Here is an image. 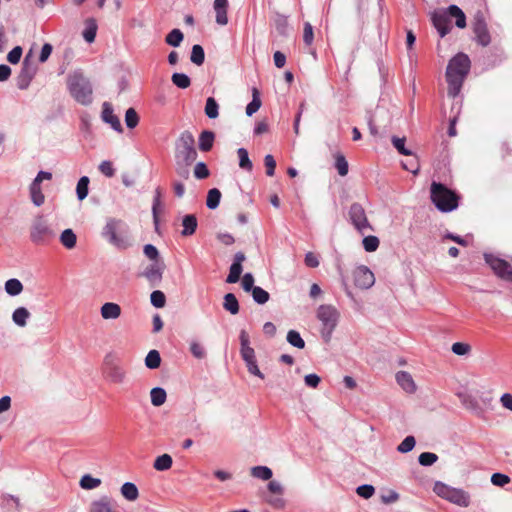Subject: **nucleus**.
I'll return each mask as SVG.
<instances>
[{
  "label": "nucleus",
  "instance_id": "obj_40",
  "mask_svg": "<svg viewBox=\"0 0 512 512\" xmlns=\"http://www.w3.org/2000/svg\"><path fill=\"white\" fill-rule=\"evenodd\" d=\"M221 199V192L217 188H212L208 191L206 205L209 209H216L219 206Z\"/></svg>",
  "mask_w": 512,
  "mask_h": 512
},
{
  "label": "nucleus",
  "instance_id": "obj_33",
  "mask_svg": "<svg viewBox=\"0 0 512 512\" xmlns=\"http://www.w3.org/2000/svg\"><path fill=\"white\" fill-rule=\"evenodd\" d=\"M150 397H151V403L154 406L159 407L165 403L167 394L163 388L155 387L151 390Z\"/></svg>",
  "mask_w": 512,
  "mask_h": 512
},
{
  "label": "nucleus",
  "instance_id": "obj_12",
  "mask_svg": "<svg viewBox=\"0 0 512 512\" xmlns=\"http://www.w3.org/2000/svg\"><path fill=\"white\" fill-rule=\"evenodd\" d=\"M37 67L29 62L28 56L24 58V61L22 63L21 71L19 72L16 81H17V87L20 90H25L29 87L31 81L33 80L34 76L36 75Z\"/></svg>",
  "mask_w": 512,
  "mask_h": 512
},
{
  "label": "nucleus",
  "instance_id": "obj_59",
  "mask_svg": "<svg viewBox=\"0 0 512 512\" xmlns=\"http://www.w3.org/2000/svg\"><path fill=\"white\" fill-rule=\"evenodd\" d=\"M357 494L364 499H369L374 495L375 489L372 485L364 484L356 489Z\"/></svg>",
  "mask_w": 512,
  "mask_h": 512
},
{
  "label": "nucleus",
  "instance_id": "obj_3",
  "mask_svg": "<svg viewBox=\"0 0 512 512\" xmlns=\"http://www.w3.org/2000/svg\"><path fill=\"white\" fill-rule=\"evenodd\" d=\"M101 234L117 249L124 250L131 246L128 226L120 219L109 218Z\"/></svg>",
  "mask_w": 512,
  "mask_h": 512
},
{
  "label": "nucleus",
  "instance_id": "obj_20",
  "mask_svg": "<svg viewBox=\"0 0 512 512\" xmlns=\"http://www.w3.org/2000/svg\"><path fill=\"white\" fill-rule=\"evenodd\" d=\"M213 8L216 13V23L224 26L228 23L227 8L228 0H215Z\"/></svg>",
  "mask_w": 512,
  "mask_h": 512
},
{
  "label": "nucleus",
  "instance_id": "obj_58",
  "mask_svg": "<svg viewBox=\"0 0 512 512\" xmlns=\"http://www.w3.org/2000/svg\"><path fill=\"white\" fill-rule=\"evenodd\" d=\"M210 172L204 162H198L194 167V176L197 179H205L209 176Z\"/></svg>",
  "mask_w": 512,
  "mask_h": 512
},
{
  "label": "nucleus",
  "instance_id": "obj_53",
  "mask_svg": "<svg viewBox=\"0 0 512 512\" xmlns=\"http://www.w3.org/2000/svg\"><path fill=\"white\" fill-rule=\"evenodd\" d=\"M416 441L413 436H407L397 447L400 453H408L415 447Z\"/></svg>",
  "mask_w": 512,
  "mask_h": 512
},
{
  "label": "nucleus",
  "instance_id": "obj_57",
  "mask_svg": "<svg viewBox=\"0 0 512 512\" xmlns=\"http://www.w3.org/2000/svg\"><path fill=\"white\" fill-rule=\"evenodd\" d=\"M190 352L197 359H203L206 356L204 347L197 341L190 343Z\"/></svg>",
  "mask_w": 512,
  "mask_h": 512
},
{
  "label": "nucleus",
  "instance_id": "obj_43",
  "mask_svg": "<svg viewBox=\"0 0 512 512\" xmlns=\"http://www.w3.org/2000/svg\"><path fill=\"white\" fill-rule=\"evenodd\" d=\"M219 105L213 97H209L206 100L205 114L210 119H215L219 115Z\"/></svg>",
  "mask_w": 512,
  "mask_h": 512
},
{
  "label": "nucleus",
  "instance_id": "obj_26",
  "mask_svg": "<svg viewBox=\"0 0 512 512\" xmlns=\"http://www.w3.org/2000/svg\"><path fill=\"white\" fill-rule=\"evenodd\" d=\"M121 495L127 501H136L139 497V490L137 486L132 482H125L120 488Z\"/></svg>",
  "mask_w": 512,
  "mask_h": 512
},
{
  "label": "nucleus",
  "instance_id": "obj_23",
  "mask_svg": "<svg viewBox=\"0 0 512 512\" xmlns=\"http://www.w3.org/2000/svg\"><path fill=\"white\" fill-rule=\"evenodd\" d=\"M183 229L181 235L184 237L191 236L196 232L198 222L197 218L193 214H187L182 218Z\"/></svg>",
  "mask_w": 512,
  "mask_h": 512
},
{
  "label": "nucleus",
  "instance_id": "obj_11",
  "mask_svg": "<svg viewBox=\"0 0 512 512\" xmlns=\"http://www.w3.org/2000/svg\"><path fill=\"white\" fill-rule=\"evenodd\" d=\"M103 374L112 384H123L127 378L126 370L113 361H105Z\"/></svg>",
  "mask_w": 512,
  "mask_h": 512
},
{
  "label": "nucleus",
  "instance_id": "obj_27",
  "mask_svg": "<svg viewBox=\"0 0 512 512\" xmlns=\"http://www.w3.org/2000/svg\"><path fill=\"white\" fill-rule=\"evenodd\" d=\"M215 134L212 131L205 130L199 136V149L208 152L213 147Z\"/></svg>",
  "mask_w": 512,
  "mask_h": 512
},
{
  "label": "nucleus",
  "instance_id": "obj_39",
  "mask_svg": "<svg viewBox=\"0 0 512 512\" xmlns=\"http://www.w3.org/2000/svg\"><path fill=\"white\" fill-rule=\"evenodd\" d=\"M161 364V356L157 350H150L145 358V365L149 369H157Z\"/></svg>",
  "mask_w": 512,
  "mask_h": 512
},
{
  "label": "nucleus",
  "instance_id": "obj_61",
  "mask_svg": "<svg viewBox=\"0 0 512 512\" xmlns=\"http://www.w3.org/2000/svg\"><path fill=\"white\" fill-rule=\"evenodd\" d=\"M267 503L275 509H283L286 506V501L283 495H275L267 498Z\"/></svg>",
  "mask_w": 512,
  "mask_h": 512
},
{
  "label": "nucleus",
  "instance_id": "obj_54",
  "mask_svg": "<svg viewBox=\"0 0 512 512\" xmlns=\"http://www.w3.org/2000/svg\"><path fill=\"white\" fill-rule=\"evenodd\" d=\"M379 239L376 236H366L363 239V247L367 252H374L379 247Z\"/></svg>",
  "mask_w": 512,
  "mask_h": 512
},
{
  "label": "nucleus",
  "instance_id": "obj_4",
  "mask_svg": "<svg viewBox=\"0 0 512 512\" xmlns=\"http://www.w3.org/2000/svg\"><path fill=\"white\" fill-rule=\"evenodd\" d=\"M67 87L71 96L78 103L85 106L92 103V85L81 70H75L68 75Z\"/></svg>",
  "mask_w": 512,
  "mask_h": 512
},
{
  "label": "nucleus",
  "instance_id": "obj_45",
  "mask_svg": "<svg viewBox=\"0 0 512 512\" xmlns=\"http://www.w3.org/2000/svg\"><path fill=\"white\" fill-rule=\"evenodd\" d=\"M190 60L192 63H194L198 66H200L204 63L205 53H204V49L202 48L201 45L195 44L192 47Z\"/></svg>",
  "mask_w": 512,
  "mask_h": 512
},
{
  "label": "nucleus",
  "instance_id": "obj_44",
  "mask_svg": "<svg viewBox=\"0 0 512 512\" xmlns=\"http://www.w3.org/2000/svg\"><path fill=\"white\" fill-rule=\"evenodd\" d=\"M183 37L184 35L179 29H173L167 34L165 41L170 46L178 47L183 41Z\"/></svg>",
  "mask_w": 512,
  "mask_h": 512
},
{
  "label": "nucleus",
  "instance_id": "obj_49",
  "mask_svg": "<svg viewBox=\"0 0 512 512\" xmlns=\"http://www.w3.org/2000/svg\"><path fill=\"white\" fill-rule=\"evenodd\" d=\"M391 141H392V144L395 147V149L400 154L406 155V156L412 155V152L405 147V142H406V138L405 137L400 138V137H397V136H393Z\"/></svg>",
  "mask_w": 512,
  "mask_h": 512
},
{
  "label": "nucleus",
  "instance_id": "obj_19",
  "mask_svg": "<svg viewBox=\"0 0 512 512\" xmlns=\"http://www.w3.org/2000/svg\"><path fill=\"white\" fill-rule=\"evenodd\" d=\"M395 378L399 386L405 392L412 394L416 391L417 386L410 373L406 371H399L396 373Z\"/></svg>",
  "mask_w": 512,
  "mask_h": 512
},
{
  "label": "nucleus",
  "instance_id": "obj_51",
  "mask_svg": "<svg viewBox=\"0 0 512 512\" xmlns=\"http://www.w3.org/2000/svg\"><path fill=\"white\" fill-rule=\"evenodd\" d=\"M125 123L130 129L135 128L139 123V116L134 108L127 109L125 113Z\"/></svg>",
  "mask_w": 512,
  "mask_h": 512
},
{
  "label": "nucleus",
  "instance_id": "obj_17",
  "mask_svg": "<svg viewBox=\"0 0 512 512\" xmlns=\"http://www.w3.org/2000/svg\"><path fill=\"white\" fill-rule=\"evenodd\" d=\"M432 22L440 37L446 36L451 30V21L448 13H435Z\"/></svg>",
  "mask_w": 512,
  "mask_h": 512
},
{
  "label": "nucleus",
  "instance_id": "obj_41",
  "mask_svg": "<svg viewBox=\"0 0 512 512\" xmlns=\"http://www.w3.org/2000/svg\"><path fill=\"white\" fill-rule=\"evenodd\" d=\"M335 158V168L338 171V174L340 176H346L349 171V165L345 158V156L341 153H337L334 156Z\"/></svg>",
  "mask_w": 512,
  "mask_h": 512
},
{
  "label": "nucleus",
  "instance_id": "obj_7",
  "mask_svg": "<svg viewBox=\"0 0 512 512\" xmlns=\"http://www.w3.org/2000/svg\"><path fill=\"white\" fill-rule=\"evenodd\" d=\"M55 237L54 229L43 216H38L33 220L30 227V240L35 245H48Z\"/></svg>",
  "mask_w": 512,
  "mask_h": 512
},
{
  "label": "nucleus",
  "instance_id": "obj_36",
  "mask_svg": "<svg viewBox=\"0 0 512 512\" xmlns=\"http://www.w3.org/2000/svg\"><path fill=\"white\" fill-rule=\"evenodd\" d=\"M251 475L261 480H270L272 478V470L267 466H254L251 468Z\"/></svg>",
  "mask_w": 512,
  "mask_h": 512
},
{
  "label": "nucleus",
  "instance_id": "obj_9",
  "mask_svg": "<svg viewBox=\"0 0 512 512\" xmlns=\"http://www.w3.org/2000/svg\"><path fill=\"white\" fill-rule=\"evenodd\" d=\"M484 259L498 277L512 281V265L510 263L493 254H485Z\"/></svg>",
  "mask_w": 512,
  "mask_h": 512
},
{
  "label": "nucleus",
  "instance_id": "obj_8",
  "mask_svg": "<svg viewBox=\"0 0 512 512\" xmlns=\"http://www.w3.org/2000/svg\"><path fill=\"white\" fill-rule=\"evenodd\" d=\"M433 491L439 497L460 507L470 505V495L463 489L451 487L443 482H436Z\"/></svg>",
  "mask_w": 512,
  "mask_h": 512
},
{
  "label": "nucleus",
  "instance_id": "obj_62",
  "mask_svg": "<svg viewBox=\"0 0 512 512\" xmlns=\"http://www.w3.org/2000/svg\"><path fill=\"white\" fill-rule=\"evenodd\" d=\"M314 40L313 27L309 22L304 24L303 41L307 46H310Z\"/></svg>",
  "mask_w": 512,
  "mask_h": 512
},
{
  "label": "nucleus",
  "instance_id": "obj_18",
  "mask_svg": "<svg viewBox=\"0 0 512 512\" xmlns=\"http://www.w3.org/2000/svg\"><path fill=\"white\" fill-rule=\"evenodd\" d=\"M102 119L104 122L110 124L115 131L119 133L123 132L121 122L119 118L114 114L113 108L108 102L103 103Z\"/></svg>",
  "mask_w": 512,
  "mask_h": 512
},
{
  "label": "nucleus",
  "instance_id": "obj_42",
  "mask_svg": "<svg viewBox=\"0 0 512 512\" xmlns=\"http://www.w3.org/2000/svg\"><path fill=\"white\" fill-rule=\"evenodd\" d=\"M287 341L290 345L293 347H296L298 349L305 348V341L301 337L300 333L296 330H290L287 333Z\"/></svg>",
  "mask_w": 512,
  "mask_h": 512
},
{
  "label": "nucleus",
  "instance_id": "obj_6",
  "mask_svg": "<svg viewBox=\"0 0 512 512\" xmlns=\"http://www.w3.org/2000/svg\"><path fill=\"white\" fill-rule=\"evenodd\" d=\"M316 317L322 324L320 333L323 340L326 343L330 342L339 321V311L330 304H323L318 307Z\"/></svg>",
  "mask_w": 512,
  "mask_h": 512
},
{
  "label": "nucleus",
  "instance_id": "obj_22",
  "mask_svg": "<svg viewBox=\"0 0 512 512\" xmlns=\"http://www.w3.org/2000/svg\"><path fill=\"white\" fill-rule=\"evenodd\" d=\"M100 312L105 320L117 319L121 315V307L117 303L107 302L102 305Z\"/></svg>",
  "mask_w": 512,
  "mask_h": 512
},
{
  "label": "nucleus",
  "instance_id": "obj_46",
  "mask_svg": "<svg viewBox=\"0 0 512 512\" xmlns=\"http://www.w3.org/2000/svg\"><path fill=\"white\" fill-rule=\"evenodd\" d=\"M101 480L99 478H94L89 474L82 476L80 479V487L86 490H92L100 486Z\"/></svg>",
  "mask_w": 512,
  "mask_h": 512
},
{
  "label": "nucleus",
  "instance_id": "obj_37",
  "mask_svg": "<svg viewBox=\"0 0 512 512\" xmlns=\"http://www.w3.org/2000/svg\"><path fill=\"white\" fill-rule=\"evenodd\" d=\"M261 107V99L257 88L252 90V101L246 106V114L252 116Z\"/></svg>",
  "mask_w": 512,
  "mask_h": 512
},
{
  "label": "nucleus",
  "instance_id": "obj_32",
  "mask_svg": "<svg viewBox=\"0 0 512 512\" xmlns=\"http://www.w3.org/2000/svg\"><path fill=\"white\" fill-rule=\"evenodd\" d=\"M223 307L231 314L235 315L239 312V303L236 296L233 293H227L224 296Z\"/></svg>",
  "mask_w": 512,
  "mask_h": 512
},
{
  "label": "nucleus",
  "instance_id": "obj_24",
  "mask_svg": "<svg viewBox=\"0 0 512 512\" xmlns=\"http://www.w3.org/2000/svg\"><path fill=\"white\" fill-rule=\"evenodd\" d=\"M163 269H164L163 263L156 261V262L150 264L145 269L144 275L151 282L160 281L162 278Z\"/></svg>",
  "mask_w": 512,
  "mask_h": 512
},
{
  "label": "nucleus",
  "instance_id": "obj_1",
  "mask_svg": "<svg viewBox=\"0 0 512 512\" xmlns=\"http://www.w3.org/2000/svg\"><path fill=\"white\" fill-rule=\"evenodd\" d=\"M197 158L195 139L191 132L184 131L175 143V171L183 179L190 175L189 167Z\"/></svg>",
  "mask_w": 512,
  "mask_h": 512
},
{
  "label": "nucleus",
  "instance_id": "obj_52",
  "mask_svg": "<svg viewBox=\"0 0 512 512\" xmlns=\"http://www.w3.org/2000/svg\"><path fill=\"white\" fill-rule=\"evenodd\" d=\"M150 301L154 307L162 308L165 306L166 297L162 291L155 290L150 295Z\"/></svg>",
  "mask_w": 512,
  "mask_h": 512
},
{
  "label": "nucleus",
  "instance_id": "obj_16",
  "mask_svg": "<svg viewBox=\"0 0 512 512\" xmlns=\"http://www.w3.org/2000/svg\"><path fill=\"white\" fill-rule=\"evenodd\" d=\"M242 359L244 360L248 372L254 376L264 379V374L260 371L255 356L254 349H246V351H240Z\"/></svg>",
  "mask_w": 512,
  "mask_h": 512
},
{
  "label": "nucleus",
  "instance_id": "obj_34",
  "mask_svg": "<svg viewBox=\"0 0 512 512\" xmlns=\"http://www.w3.org/2000/svg\"><path fill=\"white\" fill-rule=\"evenodd\" d=\"M97 33V24L94 19H88L86 21V27L83 31V38L86 42L92 43L95 40Z\"/></svg>",
  "mask_w": 512,
  "mask_h": 512
},
{
  "label": "nucleus",
  "instance_id": "obj_64",
  "mask_svg": "<svg viewBox=\"0 0 512 512\" xmlns=\"http://www.w3.org/2000/svg\"><path fill=\"white\" fill-rule=\"evenodd\" d=\"M143 252L147 258L153 260L154 262L158 261L159 252L157 248L152 244H146L144 246Z\"/></svg>",
  "mask_w": 512,
  "mask_h": 512
},
{
  "label": "nucleus",
  "instance_id": "obj_31",
  "mask_svg": "<svg viewBox=\"0 0 512 512\" xmlns=\"http://www.w3.org/2000/svg\"><path fill=\"white\" fill-rule=\"evenodd\" d=\"M172 464V457L169 454H163L155 459L153 467L157 471H166L172 467Z\"/></svg>",
  "mask_w": 512,
  "mask_h": 512
},
{
  "label": "nucleus",
  "instance_id": "obj_60",
  "mask_svg": "<svg viewBox=\"0 0 512 512\" xmlns=\"http://www.w3.org/2000/svg\"><path fill=\"white\" fill-rule=\"evenodd\" d=\"M491 482L495 486L503 487L510 482V478L506 474L494 473L491 476Z\"/></svg>",
  "mask_w": 512,
  "mask_h": 512
},
{
  "label": "nucleus",
  "instance_id": "obj_29",
  "mask_svg": "<svg viewBox=\"0 0 512 512\" xmlns=\"http://www.w3.org/2000/svg\"><path fill=\"white\" fill-rule=\"evenodd\" d=\"M60 242L65 248L72 249L77 242L76 234L72 229H65L60 235Z\"/></svg>",
  "mask_w": 512,
  "mask_h": 512
},
{
  "label": "nucleus",
  "instance_id": "obj_14",
  "mask_svg": "<svg viewBox=\"0 0 512 512\" xmlns=\"http://www.w3.org/2000/svg\"><path fill=\"white\" fill-rule=\"evenodd\" d=\"M473 31L477 42L482 46L489 45L491 39L487 29L485 19L481 13H477L473 21Z\"/></svg>",
  "mask_w": 512,
  "mask_h": 512
},
{
  "label": "nucleus",
  "instance_id": "obj_10",
  "mask_svg": "<svg viewBox=\"0 0 512 512\" xmlns=\"http://www.w3.org/2000/svg\"><path fill=\"white\" fill-rule=\"evenodd\" d=\"M349 218L352 225L361 234H364L368 229H372L363 206L359 203H353L349 209Z\"/></svg>",
  "mask_w": 512,
  "mask_h": 512
},
{
  "label": "nucleus",
  "instance_id": "obj_56",
  "mask_svg": "<svg viewBox=\"0 0 512 512\" xmlns=\"http://www.w3.org/2000/svg\"><path fill=\"white\" fill-rule=\"evenodd\" d=\"M451 350L454 354L464 356L470 353L471 346L463 342H455L452 344Z\"/></svg>",
  "mask_w": 512,
  "mask_h": 512
},
{
  "label": "nucleus",
  "instance_id": "obj_38",
  "mask_svg": "<svg viewBox=\"0 0 512 512\" xmlns=\"http://www.w3.org/2000/svg\"><path fill=\"white\" fill-rule=\"evenodd\" d=\"M237 154L239 157V167L249 172L252 171L253 164L249 158L248 151L245 148H239Z\"/></svg>",
  "mask_w": 512,
  "mask_h": 512
},
{
  "label": "nucleus",
  "instance_id": "obj_28",
  "mask_svg": "<svg viewBox=\"0 0 512 512\" xmlns=\"http://www.w3.org/2000/svg\"><path fill=\"white\" fill-rule=\"evenodd\" d=\"M448 15L456 19V26L458 28H464L466 26V16L463 11L456 5H450L448 7Z\"/></svg>",
  "mask_w": 512,
  "mask_h": 512
},
{
  "label": "nucleus",
  "instance_id": "obj_2",
  "mask_svg": "<svg viewBox=\"0 0 512 512\" xmlns=\"http://www.w3.org/2000/svg\"><path fill=\"white\" fill-rule=\"evenodd\" d=\"M470 67V59L464 53H458L449 61L446 69V81L448 84L447 93L450 97L458 96Z\"/></svg>",
  "mask_w": 512,
  "mask_h": 512
},
{
  "label": "nucleus",
  "instance_id": "obj_47",
  "mask_svg": "<svg viewBox=\"0 0 512 512\" xmlns=\"http://www.w3.org/2000/svg\"><path fill=\"white\" fill-rule=\"evenodd\" d=\"M89 178L82 176L76 186L77 197L80 201L84 200L88 195Z\"/></svg>",
  "mask_w": 512,
  "mask_h": 512
},
{
  "label": "nucleus",
  "instance_id": "obj_35",
  "mask_svg": "<svg viewBox=\"0 0 512 512\" xmlns=\"http://www.w3.org/2000/svg\"><path fill=\"white\" fill-rule=\"evenodd\" d=\"M5 291L11 296H17L23 291V284L16 278L9 279L5 282Z\"/></svg>",
  "mask_w": 512,
  "mask_h": 512
},
{
  "label": "nucleus",
  "instance_id": "obj_63",
  "mask_svg": "<svg viewBox=\"0 0 512 512\" xmlns=\"http://www.w3.org/2000/svg\"><path fill=\"white\" fill-rule=\"evenodd\" d=\"M99 170L106 177H113L115 174V169L113 168L112 162L107 160L100 163Z\"/></svg>",
  "mask_w": 512,
  "mask_h": 512
},
{
  "label": "nucleus",
  "instance_id": "obj_30",
  "mask_svg": "<svg viewBox=\"0 0 512 512\" xmlns=\"http://www.w3.org/2000/svg\"><path fill=\"white\" fill-rule=\"evenodd\" d=\"M30 317V312L24 308L19 307L14 310L12 314V319L14 323L20 327H24L27 324V319Z\"/></svg>",
  "mask_w": 512,
  "mask_h": 512
},
{
  "label": "nucleus",
  "instance_id": "obj_55",
  "mask_svg": "<svg viewBox=\"0 0 512 512\" xmlns=\"http://www.w3.org/2000/svg\"><path fill=\"white\" fill-rule=\"evenodd\" d=\"M438 460L435 453L423 452L419 455L418 461L422 466H431Z\"/></svg>",
  "mask_w": 512,
  "mask_h": 512
},
{
  "label": "nucleus",
  "instance_id": "obj_21",
  "mask_svg": "<svg viewBox=\"0 0 512 512\" xmlns=\"http://www.w3.org/2000/svg\"><path fill=\"white\" fill-rule=\"evenodd\" d=\"M90 512H118L110 498L104 496L91 503Z\"/></svg>",
  "mask_w": 512,
  "mask_h": 512
},
{
  "label": "nucleus",
  "instance_id": "obj_15",
  "mask_svg": "<svg viewBox=\"0 0 512 512\" xmlns=\"http://www.w3.org/2000/svg\"><path fill=\"white\" fill-rule=\"evenodd\" d=\"M246 257L243 252H237L234 256V261L230 266L229 274L227 276V283H236L238 282L240 275L242 273L243 267L242 262L245 261Z\"/></svg>",
  "mask_w": 512,
  "mask_h": 512
},
{
  "label": "nucleus",
  "instance_id": "obj_5",
  "mask_svg": "<svg viewBox=\"0 0 512 512\" xmlns=\"http://www.w3.org/2000/svg\"><path fill=\"white\" fill-rule=\"evenodd\" d=\"M430 199L439 211L448 213L457 209L460 197L446 185L433 181L430 186Z\"/></svg>",
  "mask_w": 512,
  "mask_h": 512
},
{
  "label": "nucleus",
  "instance_id": "obj_48",
  "mask_svg": "<svg viewBox=\"0 0 512 512\" xmlns=\"http://www.w3.org/2000/svg\"><path fill=\"white\" fill-rule=\"evenodd\" d=\"M171 80L175 86L181 89H186L191 84L190 78L184 73H174Z\"/></svg>",
  "mask_w": 512,
  "mask_h": 512
},
{
  "label": "nucleus",
  "instance_id": "obj_50",
  "mask_svg": "<svg viewBox=\"0 0 512 512\" xmlns=\"http://www.w3.org/2000/svg\"><path fill=\"white\" fill-rule=\"evenodd\" d=\"M251 292L253 300L258 304H265L269 300V293L259 286H256Z\"/></svg>",
  "mask_w": 512,
  "mask_h": 512
},
{
  "label": "nucleus",
  "instance_id": "obj_13",
  "mask_svg": "<svg viewBox=\"0 0 512 512\" xmlns=\"http://www.w3.org/2000/svg\"><path fill=\"white\" fill-rule=\"evenodd\" d=\"M353 279L355 286L360 289H369L375 283L373 272L364 265L358 266L354 269Z\"/></svg>",
  "mask_w": 512,
  "mask_h": 512
},
{
  "label": "nucleus",
  "instance_id": "obj_25",
  "mask_svg": "<svg viewBox=\"0 0 512 512\" xmlns=\"http://www.w3.org/2000/svg\"><path fill=\"white\" fill-rule=\"evenodd\" d=\"M29 192H30L31 201L33 202V204L35 206L39 207L44 204L45 196L41 190V183L33 180L32 183L30 184Z\"/></svg>",
  "mask_w": 512,
  "mask_h": 512
}]
</instances>
